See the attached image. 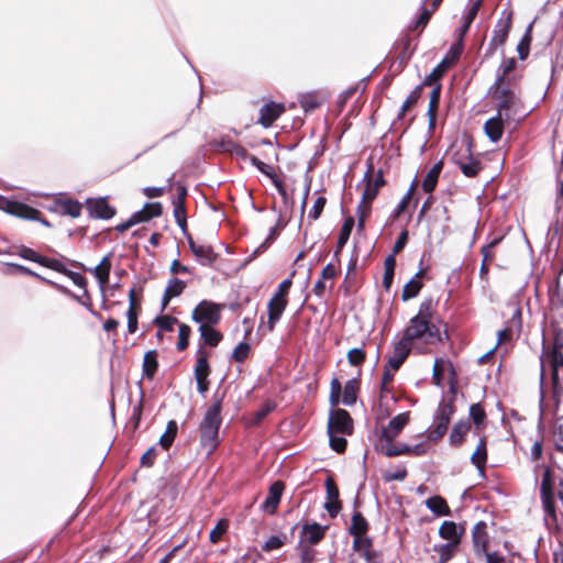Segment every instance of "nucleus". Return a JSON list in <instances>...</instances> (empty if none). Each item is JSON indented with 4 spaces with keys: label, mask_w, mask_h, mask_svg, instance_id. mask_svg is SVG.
Segmentation results:
<instances>
[{
    "label": "nucleus",
    "mask_w": 563,
    "mask_h": 563,
    "mask_svg": "<svg viewBox=\"0 0 563 563\" xmlns=\"http://www.w3.org/2000/svg\"><path fill=\"white\" fill-rule=\"evenodd\" d=\"M432 300L427 299L420 303L418 313L409 321L404 331L402 340L411 346L419 341L426 344H435L442 340L440 329L431 320Z\"/></svg>",
    "instance_id": "nucleus-1"
},
{
    "label": "nucleus",
    "mask_w": 563,
    "mask_h": 563,
    "mask_svg": "<svg viewBox=\"0 0 563 563\" xmlns=\"http://www.w3.org/2000/svg\"><path fill=\"white\" fill-rule=\"evenodd\" d=\"M221 422V399H216L205 412L199 427L200 445L207 455H210L219 444V429Z\"/></svg>",
    "instance_id": "nucleus-2"
},
{
    "label": "nucleus",
    "mask_w": 563,
    "mask_h": 563,
    "mask_svg": "<svg viewBox=\"0 0 563 563\" xmlns=\"http://www.w3.org/2000/svg\"><path fill=\"white\" fill-rule=\"evenodd\" d=\"M492 93L497 113L504 115L506 121H519L525 117L521 100L509 85H494Z\"/></svg>",
    "instance_id": "nucleus-3"
},
{
    "label": "nucleus",
    "mask_w": 563,
    "mask_h": 563,
    "mask_svg": "<svg viewBox=\"0 0 563 563\" xmlns=\"http://www.w3.org/2000/svg\"><path fill=\"white\" fill-rule=\"evenodd\" d=\"M358 388V382L356 379H350L346 382L342 393V386L338 378L331 380L330 386V404L335 407L340 402L345 406H352L356 401V393Z\"/></svg>",
    "instance_id": "nucleus-4"
},
{
    "label": "nucleus",
    "mask_w": 563,
    "mask_h": 563,
    "mask_svg": "<svg viewBox=\"0 0 563 563\" xmlns=\"http://www.w3.org/2000/svg\"><path fill=\"white\" fill-rule=\"evenodd\" d=\"M453 413L452 401L442 399L433 416V429L430 432V438L438 440L445 434Z\"/></svg>",
    "instance_id": "nucleus-5"
},
{
    "label": "nucleus",
    "mask_w": 563,
    "mask_h": 563,
    "mask_svg": "<svg viewBox=\"0 0 563 563\" xmlns=\"http://www.w3.org/2000/svg\"><path fill=\"white\" fill-rule=\"evenodd\" d=\"M221 306L211 301H201L192 311V320L201 324H216L220 320Z\"/></svg>",
    "instance_id": "nucleus-6"
},
{
    "label": "nucleus",
    "mask_w": 563,
    "mask_h": 563,
    "mask_svg": "<svg viewBox=\"0 0 563 563\" xmlns=\"http://www.w3.org/2000/svg\"><path fill=\"white\" fill-rule=\"evenodd\" d=\"M161 212V203H146L143 209L134 212L125 222L118 224L115 230L119 232H124L137 223L148 221L150 219L159 216Z\"/></svg>",
    "instance_id": "nucleus-7"
},
{
    "label": "nucleus",
    "mask_w": 563,
    "mask_h": 563,
    "mask_svg": "<svg viewBox=\"0 0 563 563\" xmlns=\"http://www.w3.org/2000/svg\"><path fill=\"white\" fill-rule=\"evenodd\" d=\"M453 162L466 177H474L481 169L479 162L471 155V150L467 145H463L461 150L453 155Z\"/></svg>",
    "instance_id": "nucleus-8"
},
{
    "label": "nucleus",
    "mask_w": 563,
    "mask_h": 563,
    "mask_svg": "<svg viewBox=\"0 0 563 563\" xmlns=\"http://www.w3.org/2000/svg\"><path fill=\"white\" fill-rule=\"evenodd\" d=\"M352 431H353V421L346 410L335 409L330 412L329 422H328V432L351 434Z\"/></svg>",
    "instance_id": "nucleus-9"
},
{
    "label": "nucleus",
    "mask_w": 563,
    "mask_h": 563,
    "mask_svg": "<svg viewBox=\"0 0 563 563\" xmlns=\"http://www.w3.org/2000/svg\"><path fill=\"white\" fill-rule=\"evenodd\" d=\"M4 210L18 218L25 219V220H36L41 221L44 225L48 227L49 223L45 220H41L40 214L41 212L25 203L19 202V201H5L4 203Z\"/></svg>",
    "instance_id": "nucleus-10"
},
{
    "label": "nucleus",
    "mask_w": 563,
    "mask_h": 563,
    "mask_svg": "<svg viewBox=\"0 0 563 563\" xmlns=\"http://www.w3.org/2000/svg\"><path fill=\"white\" fill-rule=\"evenodd\" d=\"M410 420V412H401L394 417L386 427L383 428L380 440L393 441L402 429L408 424Z\"/></svg>",
    "instance_id": "nucleus-11"
},
{
    "label": "nucleus",
    "mask_w": 563,
    "mask_h": 563,
    "mask_svg": "<svg viewBox=\"0 0 563 563\" xmlns=\"http://www.w3.org/2000/svg\"><path fill=\"white\" fill-rule=\"evenodd\" d=\"M285 106L274 101L264 103L260 109L257 123L264 128H269L284 112Z\"/></svg>",
    "instance_id": "nucleus-12"
},
{
    "label": "nucleus",
    "mask_w": 563,
    "mask_h": 563,
    "mask_svg": "<svg viewBox=\"0 0 563 563\" xmlns=\"http://www.w3.org/2000/svg\"><path fill=\"white\" fill-rule=\"evenodd\" d=\"M511 12L503 13V16L498 20L495 26L494 34L490 41L492 46L497 47L505 44L511 29Z\"/></svg>",
    "instance_id": "nucleus-13"
},
{
    "label": "nucleus",
    "mask_w": 563,
    "mask_h": 563,
    "mask_svg": "<svg viewBox=\"0 0 563 563\" xmlns=\"http://www.w3.org/2000/svg\"><path fill=\"white\" fill-rule=\"evenodd\" d=\"M325 488H327V501L324 503V508L329 512L331 517H335L340 509H341V503L339 499V489L335 486L332 478H327L325 481Z\"/></svg>",
    "instance_id": "nucleus-14"
},
{
    "label": "nucleus",
    "mask_w": 563,
    "mask_h": 563,
    "mask_svg": "<svg viewBox=\"0 0 563 563\" xmlns=\"http://www.w3.org/2000/svg\"><path fill=\"white\" fill-rule=\"evenodd\" d=\"M411 345L400 339L394 346L393 353L388 357L387 365H389L390 368L399 369V367L402 365L405 360L408 357Z\"/></svg>",
    "instance_id": "nucleus-15"
},
{
    "label": "nucleus",
    "mask_w": 563,
    "mask_h": 563,
    "mask_svg": "<svg viewBox=\"0 0 563 563\" xmlns=\"http://www.w3.org/2000/svg\"><path fill=\"white\" fill-rule=\"evenodd\" d=\"M505 122H507L505 117L498 113L485 122L484 130L487 137L492 142L497 143L501 139L505 129Z\"/></svg>",
    "instance_id": "nucleus-16"
},
{
    "label": "nucleus",
    "mask_w": 563,
    "mask_h": 563,
    "mask_svg": "<svg viewBox=\"0 0 563 563\" xmlns=\"http://www.w3.org/2000/svg\"><path fill=\"white\" fill-rule=\"evenodd\" d=\"M287 307V299L271 298L267 305L268 320L267 329L272 332Z\"/></svg>",
    "instance_id": "nucleus-17"
},
{
    "label": "nucleus",
    "mask_w": 563,
    "mask_h": 563,
    "mask_svg": "<svg viewBox=\"0 0 563 563\" xmlns=\"http://www.w3.org/2000/svg\"><path fill=\"white\" fill-rule=\"evenodd\" d=\"M284 488H285L284 484L279 481L275 482L271 485L268 495L262 505V508L265 511H267L269 514H274L276 511V508L280 501Z\"/></svg>",
    "instance_id": "nucleus-18"
},
{
    "label": "nucleus",
    "mask_w": 563,
    "mask_h": 563,
    "mask_svg": "<svg viewBox=\"0 0 563 563\" xmlns=\"http://www.w3.org/2000/svg\"><path fill=\"white\" fill-rule=\"evenodd\" d=\"M188 243L191 252L200 264L210 265L216 261L217 255L211 246L198 244L192 239H189Z\"/></svg>",
    "instance_id": "nucleus-19"
},
{
    "label": "nucleus",
    "mask_w": 563,
    "mask_h": 563,
    "mask_svg": "<svg viewBox=\"0 0 563 563\" xmlns=\"http://www.w3.org/2000/svg\"><path fill=\"white\" fill-rule=\"evenodd\" d=\"M111 266V254H108L102 257L100 263L93 269H91L101 288L106 287L109 283Z\"/></svg>",
    "instance_id": "nucleus-20"
},
{
    "label": "nucleus",
    "mask_w": 563,
    "mask_h": 563,
    "mask_svg": "<svg viewBox=\"0 0 563 563\" xmlns=\"http://www.w3.org/2000/svg\"><path fill=\"white\" fill-rule=\"evenodd\" d=\"M90 214L100 219H110L114 216V209L104 199H96L88 202Z\"/></svg>",
    "instance_id": "nucleus-21"
},
{
    "label": "nucleus",
    "mask_w": 563,
    "mask_h": 563,
    "mask_svg": "<svg viewBox=\"0 0 563 563\" xmlns=\"http://www.w3.org/2000/svg\"><path fill=\"white\" fill-rule=\"evenodd\" d=\"M186 288L185 282L178 279V278H172L169 279L166 289L163 295V307L165 308L168 302L174 298L179 296L184 289Z\"/></svg>",
    "instance_id": "nucleus-22"
},
{
    "label": "nucleus",
    "mask_w": 563,
    "mask_h": 563,
    "mask_svg": "<svg viewBox=\"0 0 563 563\" xmlns=\"http://www.w3.org/2000/svg\"><path fill=\"white\" fill-rule=\"evenodd\" d=\"M461 533V530L454 521H444L439 529V534L441 538L455 544H459Z\"/></svg>",
    "instance_id": "nucleus-23"
},
{
    "label": "nucleus",
    "mask_w": 563,
    "mask_h": 563,
    "mask_svg": "<svg viewBox=\"0 0 563 563\" xmlns=\"http://www.w3.org/2000/svg\"><path fill=\"white\" fill-rule=\"evenodd\" d=\"M427 508L435 516H450L451 509L441 496H432L426 500Z\"/></svg>",
    "instance_id": "nucleus-24"
},
{
    "label": "nucleus",
    "mask_w": 563,
    "mask_h": 563,
    "mask_svg": "<svg viewBox=\"0 0 563 563\" xmlns=\"http://www.w3.org/2000/svg\"><path fill=\"white\" fill-rule=\"evenodd\" d=\"M442 168L443 162L439 161L427 173L422 183V188L426 192H432L434 190Z\"/></svg>",
    "instance_id": "nucleus-25"
},
{
    "label": "nucleus",
    "mask_w": 563,
    "mask_h": 563,
    "mask_svg": "<svg viewBox=\"0 0 563 563\" xmlns=\"http://www.w3.org/2000/svg\"><path fill=\"white\" fill-rule=\"evenodd\" d=\"M516 64L517 63H516L515 58L504 59L498 69L497 78H496L494 85H509L510 84L509 75L515 69Z\"/></svg>",
    "instance_id": "nucleus-26"
},
{
    "label": "nucleus",
    "mask_w": 563,
    "mask_h": 563,
    "mask_svg": "<svg viewBox=\"0 0 563 563\" xmlns=\"http://www.w3.org/2000/svg\"><path fill=\"white\" fill-rule=\"evenodd\" d=\"M422 276V272H418L405 286L402 290V299L408 300L410 298L416 297L420 289L422 288V283L420 280Z\"/></svg>",
    "instance_id": "nucleus-27"
},
{
    "label": "nucleus",
    "mask_w": 563,
    "mask_h": 563,
    "mask_svg": "<svg viewBox=\"0 0 563 563\" xmlns=\"http://www.w3.org/2000/svg\"><path fill=\"white\" fill-rule=\"evenodd\" d=\"M471 460L478 470L483 471L487 460L486 440L484 438H481Z\"/></svg>",
    "instance_id": "nucleus-28"
},
{
    "label": "nucleus",
    "mask_w": 563,
    "mask_h": 563,
    "mask_svg": "<svg viewBox=\"0 0 563 563\" xmlns=\"http://www.w3.org/2000/svg\"><path fill=\"white\" fill-rule=\"evenodd\" d=\"M368 530V523L366 519L360 514L355 512L352 517V523L349 529L353 537L365 536Z\"/></svg>",
    "instance_id": "nucleus-29"
},
{
    "label": "nucleus",
    "mask_w": 563,
    "mask_h": 563,
    "mask_svg": "<svg viewBox=\"0 0 563 563\" xmlns=\"http://www.w3.org/2000/svg\"><path fill=\"white\" fill-rule=\"evenodd\" d=\"M305 538L311 544L318 543L324 536V528L318 523L307 525L302 529Z\"/></svg>",
    "instance_id": "nucleus-30"
},
{
    "label": "nucleus",
    "mask_w": 563,
    "mask_h": 563,
    "mask_svg": "<svg viewBox=\"0 0 563 563\" xmlns=\"http://www.w3.org/2000/svg\"><path fill=\"white\" fill-rule=\"evenodd\" d=\"M451 368V363L445 358H435L433 364V382L437 386L442 385L444 374Z\"/></svg>",
    "instance_id": "nucleus-31"
},
{
    "label": "nucleus",
    "mask_w": 563,
    "mask_h": 563,
    "mask_svg": "<svg viewBox=\"0 0 563 563\" xmlns=\"http://www.w3.org/2000/svg\"><path fill=\"white\" fill-rule=\"evenodd\" d=\"M470 430V423L466 421H459L454 424L451 434L450 442L453 445H460Z\"/></svg>",
    "instance_id": "nucleus-32"
},
{
    "label": "nucleus",
    "mask_w": 563,
    "mask_h": 563,
    "mask_svg": "<svg viewBox=\"0 0 563 563\" xmlns=\"http://www.w3.org/2000/svg\"><path fill=\"white\" fill-rule=\"evenodd\" d=\"M199 331L201 333V336L205 340V343L210 346H216L219 344V342L222 339V335L219 331L214 330L212 327L207 324H201L199 327Z\"/></svg>",
    "instance_id": "nucleus-33"
},
{
    "label": "nucleus",
    "mask_w": 563,
    "mask_h": 563,
    "mask_svg": "<svg viewBox=\"0 0 563 563\" xmlns=\"http://www.w3.org/2000/svg\"><path fill=\"white\" fill-rule=\"evenodd\" d=\"M157 353L156 351H148L144 355L143 372L148 378H152L157 369Z\"/></svg>",
    "instance_id": "nucleus-34"
},
{
    "label": "nucleus",
    "mask_w": 563,
    "mask_h": 563,
    "mask_svg": "<svg viewBox=\"0 0 563 563\" xmlns=\"http://www.w3.org/2000/svg\"><path fill=\"white\" fill-rule=\"evenodd\" d=\"M457 544L455 543H443L434 545L433 550L439 554V563H446L453 556Z\"/></svg>",
    "instance_id": "nucleus-35"
},
{
    "label": "nucleus",
    "mask_w": 563,
    "mask_h": 563,
    "mask_svg": "<svg viewBox=\"0 0 563 563\" xmlns=\"http://www.w3.org/2000/svg\"><path fill=\"white\" fill-rule=\"evenodd\" d=\"M251 163L254 166H256L260 172L267 175L273 180L274 185L276 186L279 192L283 191L282 181L276 178V176L272 173V168L267 164L263 163L262 161L254 156L251 157Z\"/></svg>",
    "instance_id": "nucleus-36"
},
{
    "label": "nucleus",
    "mask_w": 563,
    "mask_h": 563,
    "mask_svg": "<svg viewBox=\"0 0 563 563\" xmlns=\"http://www.w3.org/2000/svg\"><path fill=\"white\" fill-rule=\"evenodd\" d=\"M177 429H178L177 423L174 420H170L167 423L165 433L159 438V444L164 449H166V450L169 449V446L172 445V443L174 442V439L176 437Z\"/></svg>",
    "instance_id": "nucleus-37"
},
{
    "label": "nucleus",
    "mask_w": 563,
    "mask_h": 563,
    "mask_svg": "<svg viewBox=\"0 0 563 563\" xmlns=\"http://www.w3.org/2000/svg\"><path fill=\"white\" fill-rule=\"evenodd\" d=\"M380 451L387 456H397L407 452H410L411 449L408 445H402L401 448H397L391 441H382L380 440Z\"/></svg>",
    "instance_id": "nucleus-38"
},
{
    "label": "nucleus",
    "mask_w": 563,
    "mask_h": 563,
    "mask_svg": "<svg viewBox=\"0 0 563 563\" xmlns=\"http://www.w3.org/2000/svg\"><path fill=\"white\" fill-rule=\"evenodd\" d=\"M59 211L63 214L70 216L73 218H77L81 213V206L73 200H64L58 203Z\"/></svg>",
    "instance_id": "nucleus-39"
},
{
    "label": "nucleus",
    "mask_w": 563,
    "mask_h": 563,
    "mask_svg": "<svg viewBox=\"0 0 563 563\" xmlns=\"http://www.w3.org/2000/svg\"><path fill=\"white\" fill-rule=\"evenodd\" d=\"M210 374V367L208 360L205 355H201L197 360V364L195 366V378L196 380H206Z\"/></svg>",
    "instance_id": "nucleus-40"
},
{
    "label": "nucleus",
    "mask_w": 563,
    "mask_h": 563,
    "mask_svg": "<svg viewBox=\"0 0 563 563\" xmlns=\"http://www.w3.org/2000/svg\"><path fill=\"white\" fill-rule=\"evenodd\" d=\"M449 68V57L446 56L423 80V85H432L440 79Z\"/></svg>",
    "instance_id": "nucleus-41"
},
{
    "label": "nucleus",
    "mask_w": 563,
    "mask_h": 563,
    "mask_svg": "<svg viewBox=\"0 0 563 563\" xmlns=\"http://www.w3.org/2000/svg\"><path fill=\"white\" fill-rule=\"evenodd\" d=\"M353 227H354V219L351 217L345 219V221L341 228L339 240H338V251H340L349 241V238L351 235Z\"/></svg>",
    "instance_id": "nucleus-42"
},
{
    "label": "nucleus",
    "mask_w": 563,
    "mask_h": 563,
    "mask_svg": "<svg viewBox=\"0 0 563 563\" xmlns=\"http://www.w3.org/2000/svg\"><path fill=\"white\" fill-rule=\"evenodd\" d=\"M532 23L528 25L527 31L517 46L520 59L527 58L529 55V47L531 42Z\"/></svg>",
    "instance_id": "nucleus-43"
},
{
    "label": "nucleus",
    "mask_w": 563,
    "mask_h": 563,
    "mask_svg": "<svg viewBox=\"0 0 563 563\" xmlns=\"http://www.w3.org/2000/svg\"><path fill=\"white\" fill-rule=\"evenodd\" d=\"M330 446L338 453H342L346 449V440L344 438L345 434H341L338 432H328Z\"/></svg>",
    "instance_id": "nucleus-44"
},
{
    "label": "nucleus",
    "mask_w": 563,
    "mask_h": 563,
    "mask_svg": "<svg viewBox=\"0 0 563 563\" xmlns=\"http://www.w3.org/2000/svg\"><path fill=\"white\" fill-rule=\"evenodd\" d=\"M395 265L396 261L394 256L389 255L385 261V273L383 278V285L386 289H389V287L391 286Z\"/></svg>",
    "instance_id": "nucleus-45"
},
{
    "label": "nucleus",
    "mask_w": 563,
    "mask_h": 563,
    "mask_svg": "<svg viewBox=\"0 0 563 563\" xmlns=\"http://www.w3.org/2000/svg\"><path fill=\"white\" fill-rule=\"evenodd\" d=\"M174 216L180 228H185L186 225V211H185V202H181V199H175L174 202Z\"/></svg>",
    "instance_id": "nucleus-46"
},
{
    "label": "nucleus",
    "mask_w": 563,
    "mask_h": 563,
    "mask_svg": "<svg viewBox=\"0 0 563 563\" xmlns=\"http://www.w3.org/2000/svg\"><path fill=\"white\" fill-rule=\"evenodd\" d=\"M421 95V87H416L405 99L401 109H400V115H404L406 111H408L420 98Z\"/></svg>",
    "instance_id": "nucleus-47"
},
{
    "label": "nucleus",
    "mask_w": 563,
    "mask_h": 563,
    "mask_svg": "<svg viewBox=\"0 0 563 563\" xmlns=\"http://www.w3.org/2000/svg\"><path fill=\"white\" fill-rule=\"evenodd\" d=\"M440 93H441V86L438 85L432 89L431 95H430L428 113L431 118V121L434 119V115H435V112H437V109L439 106Z\"/></svg>",
    "instance_id": "nucleus-48"
},
{
    "label": "nucleus",
    "mask_w": 563,
    "mask_h": 563,
    "mask_svg": "<svg viewBox=\"0 0 563 563\" xmlns=\"http://www.w3.org/2000/svg\"><path fill=\"white\" fill-rule=\"evenodd\" d=\"M191 333V329L187 324H180L178 330V343L177 349L179 351L185 350L188 346L189 335Z\"/></svg>",
    "instance_id": "nucleus-49"
},
{
    "label": "nucleus",
    "mask_w": 563,
    "mask_h": 563,
    "mask_svg": "<svg viewBox=\"0 0 563 563\" xmlns=\"http://www.w3.org/2000/svg\"><path fill=\"white\" fill-rule=\"evenodd\" d=\"M365 360V352L361 347H354L347 352V361L352 366L361 365Z\"/></svg>",
    "instance_id": "nucleus-50"
},
{
    "label": "nucleus",
    "mask_w": 563,
    "mask_h": 563,
    "mask_svg": "<svg viewBox=\"0 0 563 563\" xmlns=\"http://www.w3.org/2000/svg\"><path fill=\"white\" fill-rule=\"evenodd\" d=\"M228 529V521L222 519L220 520L217 526L210 531V541L212 543H217L221 538L222 536L224 534V532L227 531Z\"/></svg>",
    "instance_id": "nucleus-51"
},
{
    "label": "nucleus",
    "mask_w": 563,
    "mask_h": 563,
    "mask_svg": "<svg viewBox=\"0 0 563 563\" xmlns=\"http://www.w3.org/2000/svg\"><path fill=\"white\" fill-rule=\"evenodd\" d=\"M250 353V344L246 342H241L236 345L232 353V358L236 362H243L247 358Z\"/></svg>",
    "instance_id": "nucleus-52"
},
{
    "label": "nucleus",
    "mask_w": 563,
    "mask_h": 563,
    "mask_svg": "<svg viewBox=\"0 0 563 563\" xmlns=\"http://www.w3.org/2000/svg\"><path fill=\"white\" fill-rule=\"evenodd\" d=\"M470 416L477 427H481L485 420V411L478 404H474L470 408Z\"/></svg>",
    "instance_id": "nucleus-53"
},
{
    "label": "nucleus",
    "mask_w": 563,
    "mask_h": 563,
    "mask_svg": "<svg viewBox=\"0 0 563 563\" xmlns=\"http://www.w3.org/2000/svg\"><path fill=\"white\" fill-rule=\"evenodd\" d=\"M286 537L282 536H272L268 538V540L264 543L263 550L266 552L277 550L282 548L285 544Z\"/></svg>",
    "instance_id": "nucleus-54"
},
{
    "label": "nucleus",
    "mask_w": 563,
    "mask_h": 563,
    "mask_svg": "<svg viewBox=\"0 0 563 563\" xmlns=\"http://www.w3.org/2000/svg\"><path fill=\"white\" fill-rule=\"evenodd\" d=\"M325 202H327V200L324 197H318L314 200L313 206L308 213V218L311 220H317L320 217V214L322 213Z\"/></svg>",
    "instance_id": "nucleus-55"
},
{
    "label": "nucleus",
    "mask_w": 563,
    "mask_h": 563,
    "mask_svg": "<svg viewBox=\"0 0 563 563\" xmlns=\"http://www.w3.org/2000/svg\"><path fill=\"white\" fill-rule=\"evenodd\" d=\"M369 547L371 541L364 536L354 537L353 548L357 551L365 550L364 556L366 560H369Z\"/></svg>",
    "instance_id": "nucleus-56"
},
{
    "label": "nucleus",
    "mask_w": 563,
    "mask_h": 563,
    "mask_svg": "<svg viewBox=\"0 0 563 563\" xmlns=\"http://www.w3.org/2000/svg\"><path fill=\"white\" fill-rule=\"evenodd\" d=\"M413 191H415V183L410 186V188L408 189V191L405 194V196L402 197V199L400 200V202L398 203L396 210H395V216L398 217L400 213H402L406 208L408 207L411 198H412V195H413Z\"/></svg>",
    "instance_id": "nucleus-57"
},
{
    "label": "nucleus",
    "mask_w": 563,
    "mask_h": 563,
    "mask_svg": "<svg viewBox=\"0 0 563 563\" xmlns=\"http://www.w3.org/2000/svg\"><path fill=\"white\" fill-rule=\"evenodd\" d=\"M38 264H41L42 266L52 268L56 272H65L66 271L65 265L60 261L54 260V258H47V257L41 256Z\"/></svg>",
    "instance_id": "nucleus-58"
},
{
    "label": "nucleus",
    "mask_w": 563,
    "mask_h": 563,
    "mask_svg": "<svg viewBox=\"0 0 563 563\" xmlns=\"http://www.w3.org/2000/svg\"><path fill=\"white\" fill-rule=\"evenodd\" d=\"M275 408V405L271 401L265 402L258 410L254 413L253 423L256 424L262 421L269 412H272Z\"/></svg>",
    "instance_id": "nucleus-59"
},
{
    "label": "nucleus",
    "mask_w": 563,
    "mask_h": 563,
    "mask_svg": "<svg viewBox=\"0 0 563 563\" xmlns=\"http://www.w3.org/2000/svg\"><path fill=\"white\" fill-rule=\"evenodd\" d=\"M128 318V331L129 333H134L137 330V313L136 308L129 307L126 312Z\"/></svg>",
    "instance_id": "nucleus-60"
},
{
    "label": "nucleus",
    "mask_w": 563,
    "mask_h": 563,
    "mask_svg": "<svg viewBox=\"0 0 563 563\" xmlns=\"http://www.w3.org/2000/svg\"><path fill=\"white\" fill-rule=\"evenodd\" d=\"M157 327L163 331H173L174 325L177 323V319L168 316H164L156 320Z\"/></svg>",
    "instance_id": "nucleus-61"
},
{
    "label": "nucleus",
    "mask_w": 563,
    "mask_h": 563,
    "mask_svg": "<svg viewBox=\"0 0 563 563\" xmlns=\"http://www.w3.org/2000/svg\"><path fill=\"white\" fill-rule=\"evenodd\" d=\"M291 279L290 278H287L285 280H283L279 286H278V289L277 291L275 292V295L273 296V298H276V299H286L287 295H288V291L291 287Z\"/></svg>",
    "instance_id": "nucleus-62"
},
{
    "label": "nucleus",
    "mask_w": 563,
    "mask_h": 563,
    "mask_svg": "<svg viewBox=\"0 0 563 563\" xmlns=\"http://www.w3.org/2000/svg\"><path fill=\"white\" fill-rule=\"evenodd\" d=\"M396 371L397 369L390 368L389 365H387V364L385 365L383 377H382V389L383 390H388V386L393 382L394 374Z\"/></svg>",
    "instance_id": "nucleus-63"
},
{
    "label": "nucleus",
    "mask_w": 563,
    "mask_h": 563,
    "mask_svg": "<svg viewBox=\"0 0 563 563\" xmlns=\"http://www.w3.org/2000/svg\"><path fill=\"white\" fill-rule=\"evenodd\" d=\"M377 192H378V187L377 185H373V183H368L364 192H363V197H362V200L363 201H367V202H372L376 196H377Z\"/></svg>",
    "instance_id": "nucleus-64"
}]
</instances>
